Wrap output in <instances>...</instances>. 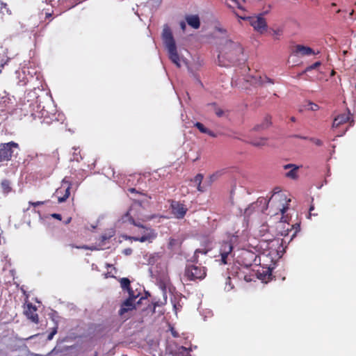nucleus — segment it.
<instances>
[{
    "instance_id": "1",
    "label": "nucleus",
    "mask_w": 356,
    "mask_h": 356,
    "mask_svg": "<svg viewBox=\"0 0 356 356\" xmlns=\"http://www.w3.org/2000/svg\"><path fill=\"white\" fill-rule=\"evenodd\" d=\"M218 60L220 65L227 67L238 62H244L246 59L240 43L231 40H225L221 44Z\"/></svg>"
},
{
    "instance_id": "40",
    "label": "nucleus",
    "mask_w": 356,
    "mask_h": 356,
    "mask_svg": "<svg viewBox=\"0 0 356 356\" xmlns=\"http://www.w3.org/2000/svg\"><path fill=\"white\" fill-rule=\"evenodd\" d=\"M207 134L209 135L211 137H216V134L213 132L212 131L209 130V129H207V132H206Z\"/></svg>"
},
{
    "instance_id": "38",
    "label": "nucleus",
    "mask_w": 356,
    "mask_h": 356,
    "mask_svg": "<svg viewBox=\"0 0 356 356\" xmlns=\"http://www.w3.org/2000/svg\"><path fill=\"white\" fill-rule=\"evenodd\" d=\"M111 237V235L104 234L101 236V240L102 242H104L106 240L109 239Z\"/></svg>"
},
{
    "instance_id": "39",
    "label": "nucleus",
    "mask_w": 356,
    "mask_h": 356,
    "mask_svg": "<svg viewBox=\"0 0 356 356\" xmlns=\"http://www.w3.org/2000/svg\"><path fill=\"white\" fill-rule=\"evenodd\" d=\"M123 253L125 255H130L132 253V250L131 248H126L123 250Z\"/></svg>"
},
{
    "instance_id": "19",
    "label": "nucleus",
    "mask_w": 356,
    "mask_h": 356,
    "mask_svg": "<svg viewBox=\"0 0 356 356\" xmlns=\"http://www.w3.org/2000/svg\"><path fill=\"white\" fill-rule=\"evenodd\" d=\"M270 124H271L270 117L268 115L264 118V122L261 124H256L253 127L252 131H260L262 130H265L268 127H269Z\"/></svg>"
},
{
    "instance_id": "28",
    "label": "nucleus",
    "mask_w": 356,
    "mask_h": 356,
    "mask_svg": "<svg viewBox=\"0 0 356 356\" xmlns=\"http://www.w3.org/2000/svg\"><path fill=\"white\" fill-rule=\"evenodd\" d=\"M194 126L199 129V131L201 132V133H203V134H206V132H207V128H206L203 124L200 123V122H196L194 124Z\"/></svg>"
},
{
    "instance_id": "50",
    "label": "nucleus",
    "mask_w": 356,
    "mask_h": 356,
    "mask_svg": "<svg viewBox=\"0 0 356 356\" xmlns=\"http://www.w3.org/2000/svg\"><path fill=\"white\" fill-rule=\"evenodd\" d=\"M254 207V204H251V205H250V207L248 209H245V213H248V211H249L252 207Z\"/></svg>"
},
{
    "instance_id": "53",
    "label": "nucleus",
    "mask_w": 356,
    "mask_h": 356,
    "mask_svg": "<svg viewBox=\"0 0 356 356\" xmlns=\"http://www.w3.org/2000/svg\"><path fill=\"white\" fill-rule=\"evenodd\" d=\"M218 30L220 32H222H222H224V30H223L222 29H221V28H219Z\"/></svg>"
},
{
    "instance_id": "54",
    "label": "nucleus",
    "mask_w": 356,
    "mask_h": 356,
    "mask_svg": "<svg viewBox=\"0 0 356 356\" xmlns=\"http://www.w3.org/2000/svg\"><path fill=\"white\" fill-rule=\"evenodd\" d=\"M61 191V188L56 190V193H59Z\"/></svg>"
},
{
    "instance_id": "31",
    "label": "nucleus",
    "mask_w": 356,
    "mask_h": 356,
    "mask_svg": "<svg viewBox=\"0 0 356 356\" xmlns=\"http://www.w3.org/2000/svg\"><path fill=\"white\" fill-rule=\"evenodd\" d=\"M57 333V327H54L53 330L48 334L47 340L50 341L53 339L54 336Z\"/></svg>"
},
{
    "instance_id": "60",
    "label": "nucleus",
    "mask_w": 356,
    "mask_h": 356,
    "mask_svg": "<svg viewBox=\"0 0 356 356\" xmlns=\"http://www.w3.org/2000/svg\"><path fill=\"white\" fill-rule=\"evenodd\" d=\"M275 35H277V34H278V32H277V31H275Z\"/></svg>"
},
{
    "instance_id": "42",
    "label": "nucleus",
    "mask_w": 356,
    "mask_h": 356,
    "mask_svg": "<svg viewBox=\"0 0 356 356\" xmlns=\"http://www.w3.org/2000/svg\"><path fill=\"white\" fill-rule=\"evenodd\" d=\"M180 28L181 29L182 31H185L186 30V24L185 23V22H180Z\"/></svg>"
},
{
    "instance_id": "18",
    "label": "nucleus",
    "mask_w": 356,
    "mask_h": 356,
    "mask_svg": "<svg viewBox=\"0 0 356 356\" xmlns=\"http://www.w3.org/2000/svg\"><path fill=\"white\" fill-rule=\"evenodd\" d=\"M62 186L65 187V195L63 197H59L58 201L59 203L64 202L70 196V190L71 187V184L66 180V178L63 179L62 181Z\"/></svg>"
},
{
    "instance_id": "7",
    "label": "nucleus",
    "mask_w": 356,
    "mask_h": 356,
    "mask_svg": "<svg viewBox=\"0 0 356 356\" xmlns=\"http://www.w3.org/2000/svg\"><path fill=\"white\" fill-rule=\"evenodd\" d=\"M13 147L17 148L18 144L12 141L0 145V162L9 161L11 159L13 154Z\"/></svg>"
},
{
    "instance_id": "6",
    "label": "nucleus",
    "mask_w": 356,
    "mask_h": 356,
    "mask_svg": "<svg viewBox=\"0 0 356 356\" xmlns=\"http://www.w3.org/2000/svg\"><path fill=\"white\" fill-rule=\"evenodd\" d=\"M274 199H277L280 202H282V207L279 208V210L283 216L289 209L291 199H286V196L284 194L281 193V191L278 187H276L273 189V195L268 200L267 204H268L269 202Z\"/></svg>"
},
{
    "instance_id": "55",
    "label": "nucleus",
    "mask_w": 356,
    "mask_h": 356,
    "mask_svg": "<svg viewBox=\"0 0 356 356\" xmlns=\"http://www.w3.org/2000/svg\"><path fill=\"white\" fill-rule=\"evenodd\" d=\"M266 273H267V274H268V276H270V275H271V273H270V272L269 270H267V271H266Z\"/></svg>"
},
{
    "instance_id": "51",
    "label": "nucleus",
    "mask_w": 356,
    "mask_h": 356,
    "mask_svg": "<svg viewBox=\"0 0 356 356\" xmlns=\"http://www.w3.org/2000/svg\"><path fill=\"white\" fill-rule=\"evenodd\" d=\"M129 191L131 192V193H134V192L136 191V189L135 188H130Z\"/></svg>"
},
{
    "instance_id": "52",
    "label": "nucleus",
    "mask_w": 356,
    "mask_h": 356,
    "mask_svg": "<svg viewBox=\"0 0 356 356\" xmlns=\"http://www.w3.org/2000/svg\"><path fill=\"white\" fill-rule=\"evenodd\" d=\"M291 120L292 122H295V121H296V118H295L294 117H291Z\"/></svg>"
},
{
    "instance_id": "11",
    "label": "nucleus",
    "mask_w": 356,
    "mask_h": 356,
    "mask_svg": "<svg viewBox=\"0 0 356 356\" xmlns=\"http://www.w3.org/2000/svg\"><path fill=\"white\" fill-rule=\"evenodd\" d=\"M233 246L229 242H224L220 247V254L221 255V261L224 264H227V258L232 252Z\"/></svg>"
},
{
    "instance_id": "35",
    "label": "nucleus",
    "mask_w": 356,
    "mask_h": 356,
    "mask_svg": "<svg viewBox=\"0 0 356 356\" xmlns=\"http://www.w3.org/2000/svg\"><path fill=\"white\" fill-rule=\"evenodd\" d=\"M309 105L310 106V108L309 109L312 110V111H316L318 109V106L314 103H312V102H310L309 104Z\"/></svg>"
},
{
    "instance_id": "47",
    "label": "nucleus",
    "mask_w": 356,
    "mask_h": 356,
    "mask_svg": "<svg viewBox=\"0 0 356 356\" xmlns=\"http://www.w3.org/2000/svg\"><path fill=\"white\" fill-rule=\"evenodd\" d=\"M144 200H138L135 202V204H138L139 206H142V203Z\"/></svg>"
},
{
    "instance_id": "10",
    "label": "nucleus",
    "mask_w": 356,
    "mask_h": 356,
    "mask_svg": "<svg viewBox=\"0 0 356 356\" xmlns=\"http://www.w3.org/2000/svg\"><path fill=\"white\" fill-rule=\"evenodd\" d=\"M348 113L347 114H341L339 115L337 117H336L334 120L332 127H338L341 124L346 122H350V125L353 126L354 124V120L350 118V111L348 108H347Z\"/></svg>"
},
{
    "instance_id": "57",
    "label": "nucleus",
    "mask_w": 356,
    "mask_h": 356,
    "mask_svg": "<svg viewBox=\"0 0 356 356\" xmlns=\"http://www.w3.org/2000/svg\"><path fill=\"white\" fill-rule=\"evenodd\" d=\"M300 138L307 139V137H305V136H301V137H300Z\"/></svg>"
},
{
    "instance_id": "58",
    "label": "nucleus",
    "mask_w": 356,
    "mask_h": 356,
    "mask_svg": "<svg viewBox=\"0 0 356 356\" xmlns=\"http://www.w3.org/2000/svg\"><path fill=\"white\" fill-rule=\"evenodd\" d=\"M353 10H352V12H351V13H350V16H352V15H353Z\"/></svg>"
},
{
    "instance_id": "56",
    "label": "nucleus",
    "mask_w": 356,
    "mask_h": 356,
    "mask_svg": "<svg viewBox=\"0 0 356 356\" xmlns=\"http://www.w3.org/2000/svg\"><path fill=\"white\" fill-rule=\"evenodd\" d=\"M173 307H174V309H175V310L179 309V308H177V305H174V306H173Z\"/></svg>"
},
{
    "instance_id": "46",
    "label": "nucleus",
    "mask_w": 356,
    "mask_h": 356,
    "mask_svg": "<svg viewBox=\"0 0 356 356\" xmlns=\"http://www.w3.org/2000/svg\"><path fill=\"white\" fill-rule=\"evenodd\" d=\"M71 220H72V218H71V217L68 218L65 221V225L69 224V223L71 222Z\"/></svg>"
},
{
    "instance_id": "48",
    "label": "nucleus",
    "mask_w": 356,
    "mask_h": 356,
    "mask_svg": "<svg viewBox=\"0 0 356 356\" xmlns=\"http://www.w3.org/2000/svg\"><path fill=\"white\" fill-rule=\"evenodd\" d=\"M263 201H264V203L266 204V207H268V204H267V202L268 201H266L265 199H262V200H258V202H262Z\"/></svg>"
},
{
    "instance_id": "13",
    "label": "nucleus",
    "mask_w": 356,
    "mask_h": 356,
    "mask_svg": "<svg viewBox=\"0 0 356 356\" xmlns=\"http://www.w3.org/2000/svg\"><path fill=\"white\" fill-rule=\"evenodd\" d=\"M248 82H250V84L259 86H264L266 83L273 84L274 81L268 77L262 78L261 76H252L250 79L246 80Z\"/></svg>"
},
{
    "instance_id": "34",
    "label": "nucleus",
    "mask_w": 356,
    "mask_h": 356,
    "mask_svg": "<svg viewBox=\"0 0 356 356\" xmlns=\"http://www.w3.org/2000/svg\"><path fill=\"white\" fill-rule=\"evenodd\" d=\"M232 289V286H231L230 277H228L226 281V286H225V289L228 291Z\"/></svg>"
},
{
    "instance_id": "16",
    "label": "nucleus",
    "mask_w": 356,
    "mask_h": 356,
    "mask_svg": "<svg viewBox=\"0 0 356 356\" xmlns=\"http://www.w3.org/2000/svg\"><path fill=\"white\" fill-rule=\"evenodd\" d=\"M299 168L300 167L298 165L292 163L284 165V169H290V170L285 174V176L288 178L296 179L298 177L297 173Z\"/></svg>"
},
{
    "instance_id": "14",
    "label": "nucleus",
    "mask_w": 356,
    "mask_h": 356,
    "mask_svg": "<svg viewBox=\"0 0 356 356\" xmlns=\"http://www.w3.org/2000/svg\"><path fill=\"white\" fill-rule=\"evenodd\" d=\"M284 216L282 217L281 220L277 226V229L281 236H286L289 234V231L291 230V227H290V225L289 223H286V220L284 219Z\"/></svg>"
},
{
    "instance_id": "20",
    "label": "nucleus",
    "mask_w": 356,
    "mask_h": 356,
    "mask_svg": "<svg viewBox=\"0 0 356 356\" xmlns=\"http://www.w3.org/2000/svg\"><path fill=\"white\" fill-rule=\"evenodd\" d=\"M191 350L184 346H177L175 350L171 352L172 356H191Z\"/></svg>"
},
{
    "instance_id": "2",
    "label": "nucleus",
    "mask_w": 356,
    "mask_h": 356,
    "mask_svg": "<svg viewBox=\"0 0 356 356\" xmlns=\"http://www.w3.org/2000/svg\"><path fill=\"white\" fill-rule=\"evenodd\" d=\"M120 285L122 289L127 290L129 293V298L125 300L118 312H129L134 309H136V305L141 304V301L145 298L141 297L137 302L136 299L138 298L140 293H135L130 287V280L127 277L121 278L120 280Z\"/></svg>"
},
{
    "instance_id": "17",
    "label": "nucleus",
    "mask_w": 356,
    "mask_h": 356,
    "mask_svg": "<svg viewBox=\"0 0 356 356\" xmlns=\"http://www.w3.org/2000/svg\"><path fill=\"white\" fill-rule=\"evenodd\" d=\"M186 21L188 24L193 29H197L200 26V18L197 15L186 16Z\"/></svg>"
},
{
    "instance_id": "3",
    "label": "nucleus",
    "mask_w": 356,
    "mask_h": 356,
    "mask_svg": "<svg viewBox=\"0 0 356 356\" xmlns=\"http://www.w3.org/2000/svg\"><path fill=\"white\" fill-rule=\"evenodd\" d=\"M162 38L164 45L168 51L169 58L177 67H180L181 58L177 53V46L172 33L168 26L164 27Z\"/></svg>"
},
{
    "instance_id": "36",
    "label": "nucleus",
    "mask_w": 356,
    "mask_h": 356,
    "mask_svg": "<svg viewBox=\"0 0 356 356\" xmlns=\"http://www.w3.org/2000/svg\"><path fill=\"white\" fill-rule=\"evenodd\" d=\"M51 216L55 219H57L58 220H62V216L60 214H58V213H52L51 214Z\"/></svg>"
},
{
    "instance_id": "5",
    "label": "nucleus",
    "mask_w": 356,
    "mask_h": 356,
    "mask_svg": "<svg viewBox=\"0 0 356 356\" xmlns=\"http://www.w3.org/2000/svg\"><path fill=\"white\" fill-rule=\"evenodd\" d=\"M184 275L189 281L201 280L206 276V270L202 266L188 264L186 266Z\"/></svg>"
},
{
    "instance_id": "4",
    "label": "nucleus",
    "mask_w": 356,
    "mask_h": 356,
    "mask_svg": "<svg viewBox=\"0 0 356 356\" xmlns=\"http://www.w3.org/2000/svg\"><path fill=\"white\" fill-rule=\"evenodd\" d=\"M122 222H126L129 221L130 223L134 225L136 227H141L143 229L142 236L140 237H135L134 239L136 241L140 242H152L156 237V233L154 230L151 228H147L144 227L140 222H137L135 220L129 216V211H127L121 218Z\"/></svg>"
},
{
    "instance_id": "37",
    "label": "nucleus",
    "mask_w": 356,
    "mask_h": 356,
    "mask_svg": "<svg viewBox=\"0 0 356 356\" xmlns=\"http://www.w3.org/2000/svg\"><path fill=\"white\" fill-rule=\"evenodd\" d=\"M311 141L314 142L315 144H316L317 145H322V142L321 140H318V139H314V138H310L309 139Z\"/></svg>"
},
{
    "instance_id": "24",
    "label": "nucleus",
    "mask_w": 356,
    "mask_h": 356,
    "mask_svg": "<svg viewBox=\"0 0 356 356\" xmlns=\"http://www.w3.org/2000/svg\"><path fill=\"white\" fill-rule=\"evenodd\" d=\"M220 174L221 173L220 172H216V173L211 175L209 179L205 181V186H210L212 183L218 179Z\"/></svg>"
},
{
    "instance_id": "23",
    "label": "nucleus",
    "mask_w": 356,
    "mask_h": 356,
    "mask_svg": "<svg viewBox=\"0 0 356 356\" xmlns=\"http://www.w3.org/2000/svg\"><path fill=\"white\" fill-rule=\"evenodd\" d=\"M267 140V138H260L259 139L252 140L250 142V144L255 147H261L266 145V141Z\"/></svg>"
},
{
    "instance_id": "27",
    "label": "nucleus",
    "mask_w": 356,
    "mask_h": 356,
    "mask_svg": "<svg viewBox=\"0 0 356 356\" xmlns=\"http://www.w3.org/2000/svg\"><path fill=\"white\" fill-rule=\"evenodd\" d=\"M214 111H215L216 115L220 118L225 116L226 113H227V111H225L222 110V108L217 107V106H215Z\"/></svg>"
},
{
    "instance_id": "43",
    "label": "nucleus",
    "mask_w": 356,
    "mask_h": 356,
    "mask_svg": "<svg viewBox=\"0 0 356 356\" xmlns=\"http://www.w3.org/2000/svg\"><path fill=\"white\" fill-rule=\"evenodd\" d=\"M83 248L88 249V250H98V248H97L95 246H91V247L83 246Z\"/></svg>"
},
{
    "instance_id": "29",
    "label": "nucleus",
    "mask_w": 356,
    "mask_h": 356,
    "mask_svg": "<svg viewBox=\"0 0 356 356\" xmlns=\"http://www.w3.org/2000/svg\"><path fill=\"white\" fill-rule=\"evenodd\" d=\"M321 65V62H319V61L316 62L314 64L311 65L310 66H308L305 69V72H309V71H311L312 70H314V69L317 68L318 67H319Z\"/></svg>"
},
{
    "instance_id": "45",
    "label": "nucleus",
    "mask_w": 356,
    "mask_h": 356,
    "mask_svg": "<svg viewBox=\"0 0 356 356\" xmlns=\"http://www.w3.org/2000/svg\"><path fill=\"white\" fill-rule=\"evenodd\" d=\"M183 61H184V63L186 64V65L187 66L188 70L189 72H193L192 69L191 68V67H189V66L188 65L187 62H186V61H185V60H184V59H183Z\"/></svg>"
},
{
    "instance_id": "12",
    "label": "nucleus",
    "mask_w": 356,
    "mask_h": 356,
    "mask_svg": "<svg viewBox=\"0 0 356 356\" xmlns=\"http://www.w3.org/2000/svg\"><path fill=\"white\" fill-rule=\"evenodd\" d=\"M293 54L296 56H310L314 54V50L309 47L302 44H298L294 47Z\"/></svg>"
},
{
    "instance_id": "44",
    "label": "nucleus",
    "mask_w": 356,
    "mask_h": 356,
    "mask_svg": "<svg viewBox=\"0 0 356 356\" xmlns=\"http://www.w3.org/2000/svg\"><path fill=\"white\" fill-rule=\"evenodd\" d=\"M67 309L70 310H74L75 309V305L74 304H69L67 305Z\"/></svg>"
},
{
    "instance_id": "41",
    "label": "nucleus",
    "mask_w": 356,
    "mask_h": 356,
    "mask_svg": "<svg viewBox=\"0 0 356 356\" xmlns=\"http://www.w3.org/2000/svg\"><path fill=\"white\" fill-rule=\"evenodd\" d=\"M26 307H27V309H28L29 310H31V309H33V311L35 312V311H36V309H36V307H33V306L32 305V304H31V303H27V304H26Z\"/></svg>"
},
{
    "instance_id": "15",
    "label": "nucleus",
    "mask_w": 356,
    "mask_h": 356,
    "mask_svg": "<svg viewBox=\"0 0 356 356\" xmlns=\"http://www.w3.org/2000/svg\"><path fill=\"white\" fill-rule=\"evenodd\" d=\"M159 293L163 296L162 300H161V299L156 300V298H154L152 299V304L154 306L153 307V312L155 311L156 307H160V306L165 304V302H166L167 294H166V291H165V286H161L159 289Z\"/></svg>"
},
{
    "instance_id": "9",
    "label": "nucleus",
    "mask_w": 356,
    "mask_h": 356,
    "mask_svg": "<svg viewBox=\"0 0 356 356\" xmlns=\"http://www.w3.org/2000/svg\"><path fill=\"white\" fill-rule=\"evenodd\" d=\"M170 207L172 213L177 218H183L187 211L186 206L177 201H172Z\"/></svg>"
},
{
    "instance_id": "33",
    "label": "nucleus",
    "mask_w": 356,
    "mask_h": 356,
    "mask_svg": "<svg viewBox=\"0 0 356 356\" xmlns=\"http://www.w3.org/2000/svg\"><path fill=\"white\" fill-rule=\"evenodd\" d=\"M45 202H46L38 201V202H29V204L33 207H38V206L44 204Z\"/></svg>"
},
{
    "instance_id": "32",
    "label": "nucleus",
    "mask_w": 356,
    "mask_h": 356,
    "mask_svg": "<svg viewBox=\"0 0 356 356\" xmlns=\"http://www.w3.org/2000/svg\"><path fill=\"white\" fill-rule=\"evenodd\" d=\"M169 330H170L171 334L174 337H179L178 332L175 330V328L170 324H169Z\"/></svg>"
},
{
    "instance_id": "22",
    "label": "nucleus",
    "mask_w": 356,
    "mask_h": 356,
    "mask_svg": "<svg viewBox=\"0 0 356 356\" xmlns=\"http://www.w3.org/2000/svg\"><path fill=\"white\" fill-rule=\"evenodd\" d=\"M10 185V182L7 179H4L1 181V186L3 193H8L11 191V187Z\"/></svg>"
},
{
    "instance_id": "21",
    "label": "nucleus",
    "mask_w": 356,
    "mask_h": 356,
    "mask_svg": "<svg viewBox=\"0 0 356 356\" xmlns=\"http://www.w3.org/2000/svg\"><path fill=\"white\" fill-rule=\"evenodd\" d=\"M203 177V175L197 174L193 179V181L197 184V189L200 192H204L207 190L205 183L202 186Z\"/></svg>"
},
{
    "instance_id": "49",
    "label": "nucleus",
    "mask_w": 356,
    "mask_h": 356,
    "mask_svg": "<svg viewBox=\"0 0 356 356\" xmlns=\"http://www.w3.org/2000/svg\"><path fill=\"white\" fill-rule=\"evenodd\" d=\"M314 209V206H313V205H312V206L310 207V208H309V212H310V213H309V216H311V215H312V211Z\"/></svg>"
},
{
    "instance_id": "59",
    "label": "nucleus",
    "mask_w": 356,
    "mask_h": 356,
    "mask_svg": "<svg viewBox=\"0 0 356 356\" xmlns=\"http://www.w3.org/2000/svg\"><path fill=\"white\" fill-rule=\"evenodd\" d=\"M332 6H336V4H335L334 3H333L332 4Z\"/></svg>"
},
{
    "instance_id": "30",
    "label": "nucleus",
    "mask_w": 356,
    "mask_h": 356,
    "mask_svg": "<svg viewBox=\"0 0 356 356\" xmlns=\"http://www.w3.org/2000/svg\"><path fill=\"white\" fill-rule=\"evenodd\" d=\"M290 227L292 228H295L296 229V232L293 233V234L292 235L289 242L293 240V238L296 236L297 232L300 230V224H296L295 225H293V226H290Z\"/></svg>"
},
{
    "instance_id": "8",
    "label": "nucleus",
    "mask_w": 356,
    "mask_h": 356,
    "mask_svg": "<svg viewBox=\"0 0 356 356\" xmlns=\"http://www.w3.org/2000/svg\"><path fill=\"white\" fill-rule=\"evenodd\" d=\"M249 24L257 31L262 33L266 29V22L262 15L248 18Z\"/></svg>"
},
{
    "instance_id": "25",
    "label": "nucleus",
    "mask_w": 356,
    "mask_h": 356,
    "mask_svg": "<svg viewBox=\"0 0 356 356\" xmlns=\"http://www.w3.org/2000/svg\"><path fill=\"white\" fill-rule=\"evenodd\" d=\"M199 253H201L202 254H206L207 253V250H200V249H197L194 253V255L193 256V257L191 259H190V261L191 262H194V263H197L198 262V254Z\"/></svg>"
},
{
    "instance_id": "26",
    "label": "nucleus",
    "mask_w": 356,
    "mask_h": 356,
    "mask_svg": "<svg viewBox=\"0 0 356 356\" xmlns=\"http://www.w3.org/2000/svg\"><path fill=\"white\" fill-rule=\"evenodd\" d=\"M27 315V317L30 318L33 322L37 323L38 322V315L37 313H24Z\"/></svg>"
}]
</instances>
